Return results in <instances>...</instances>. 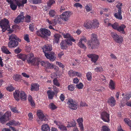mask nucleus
<instances>
[{"label":"nucleus","mask_w":131,"mask_h":131,"mask_svg":"<svg viewBox=\"0 0 131 131\" xmlns=\"http://www.w3.org/2000/svg\"><path fill=\"white\" fill-rule=\"evenodd\" d=\"M100 44L99 41L97 39V35L95 34L91 35V39L88 43V46L91 49H97Z\"/></svg>","instance_id":"f257e3e1"},{"label":"nucleus","mask_w":131,"mask_h":131,"mask_svg":"<svg viewBox=\"0 0 131 131\" xmlns=\"http://www.w3.org/2000/svg\"><path fill=\"white\" fill-rule=\"evenodd\" d=\"M10 41L8 44V47L10 48L16 47L18 45V41L20 42L21 40L14 34L10 36L9 37Z\"/></svg>","instance_id":"f03ea898"},{"label":"nucleus","mask_w":131,"mask_h":131,"mask_svg":"<svg viewBox=\"0 0 131 131\" xmlns=\"http://www.w3.org/2000/svg\"><path fill=\"white\" fill-rule=\"evenodd\" d=\"M71 12L70 11L64 12L62 13L61 15H60V18L58 17H55L54 19V21L55 24L58 23L59 24H61V19H63L65 21H67L68 20V18L71 15Z\"/></svg>","instance_id":"7ed1b4c3"},{"label":"nucleus","mask_w":131,"mask_h":131,"mask_svg":"<svg viewBox=\"0 0 131 131\" xmlns=\"http://www.w3.org/2000/svg\"><path fill=\"white\" fill-rule=\"evenodd\" d=\"M9 23V21L5 19L0 21V26L2 29V30L3 32H4L6 30L9 31L8 33H11L13 31V30L10 29Z\"/></svg>","instance_id":"20e7f679"},{"label":"nucleus","mask_w":131,"mask_h":131,"mask_svg":"<svg viewBox=\"0 0 131 131\" xmlns=\"http://www.w3.org/2000/svg\"><path fill=\"white\" fill-rule=\"evenodd\" d=\"M72 43L70 40L69 39H65L62 41L60 43L61 48L62 49H66L69 45H72Z\"/></svg>","instance_id":"39448f33"},{"label":"nucleus","mask_w":131,"mask_h":131,"mask_svg":"<svg viewBox=\"0 0 131 131\" xmlns=\"http://www.w3.org/2000/svg\"><path fill=\"white\" fill-rule=\"evenodd\" d=\"M111 35L114 41L116 42L119 44L121 43L123 40V37L120 36L118 35L115 32L111 33Z\"/></svg>","instance_id":"423d86ee"},{"label":"nucleus","mask_w":131,"mask_h":131,"mask_svg":"<svg viewBox=\"0 0 131 131\" xmlns=\"http://www.w3.org/2000/svg\"><path fill=\"white\" fill-rule=\"evenodd\" d=\"M11 114L10 112H7L4 115L2 116L0 113V122L4 124L9 120V117L10 116Z\"/></svg>","instance_id":"0eeeda50"},{"label":"nucleus","mask_w":131,"mask_h":131,"mask_svg":"<svg viewBox=\"0 0 131 131\" xmlns=\"http://www.w3.org/2000/svg\"><path fill=\"white\" fill-rule=\"evenodd\" d=\"M69 107L72 110H76L78 107L77 103L71 99H69L67 102Z\"/></svg>","instance_id":"6e6552de"},{"label":"nucleus","mask_w":131,"mask_h":131,"mask_svg":"<svg viewBox=\"0 0 131 131\" xmlns=\"http://www.w3.org/2000/svg\"><path fill=\"white\" fill-rule=\"evenodd\" d=\"M40 31L41 34V35H40L41 36L44 38H47V36H50L51 34L50 31L45 28H41Z\"/></svg>","instance_id":"1a4fd4ad"},{"label":"nucleus","mask_w":131,"mask_h":131,"mask_svg":"<svg viewBox=\"0 0 131 131\" xmlns=\"http://www.w3.org/2000/svg\"><path fill=\"white\" fill-rule=\"evenodd\" d=\"M54 53L52 52H45V55L46 57L51 61H53L55 60L56 57L54 56Z\"/></svg>","instance_id":"9d476101"},{"label":"nucleus","mask_w":131,"mask_h":131,"mask_svg":"<svg viewBox=\"0 0 131 131\" xmlns=\"http://www.w3.org/2000/svg\"><path fill=\"white\" fill-rule=\"evenodd\" d=\"M119 5H117L116 6V7L118 8V13H115L114 14V16L117 18L118 19H122V17L121 15V8L120 6H122V3H119Z\"/></svg>","instance_id":"9b49d317"},{"label":"nucleus","mask_w":131,"mask_h":131,"mask_svg":"<svg viewBox=\"0 0 131 131\" xmlns=\"http://www.w3.org/2000/svg\"><path fill=\"white\" fill-rule=\"evenodd\" d=\"M37 115L38 117L41 121H47L46 117L42 113V112L40 110L37 111Z\"/></svg>","instance_id":"f8f14e48"},{"label":"nucleus","mask_w":131,"mask_h":131,"mask_svg":"<svg viewBox=\"0 0 131 131\" xmlns=\"http://www.w3.org/2000/svg\"><path fill=\"white\" fill-rule=\"evenodd\" d=\"M109 114L104 112L101 114V118L104 121L108 122L110 121Z\"/></svg>","instance_id":"ddd939ff"},{"label":"nucleus","mask_w":131,"mask_h":131,"mask_svg":"<svg viewBox=\"0 0 131 131\" xmlns=\"http://www.w3.org/2000/svg\"><path fill=\"white\" fill-rule=\"evenodd\" d=\"M40 63L41 66L47 69H52L54 67V65L48 62H45L43 61H42Z\"/></svg>","instance_id":"4468645a"},{"label":"nucleus","mask_w":131,"mask_h":131,"mask_svg":"<svg viewBox=\"0 0 131 131\" xmlns=\"http://www.w3.org/2000/svg\"><path fill=\"white\" fill-rule=\"evenodd\" d=\"M21 13V14L19 15L14 20V22L15 23H19L20 22H22L23 21L24 19V17L23 15Z\"/></svg>","instance_id":"2eb2a0df"},{"label":"nucleus","mask_w":131,"mask_h":131,"mask_svg":"<svg viewBox=\"0 0 131 131\" xmlns=\"http://www.w3.org/2000/svg\"><path fill=\"white\" fill-rule=\"evenodd\" d=\"M87 56L89 58L91 59L92 61L94 63H96L97 60L99 56L94 54H91L87 55Z\"/></svg>","instance_id":"dca6fc26"},{"label":"nucleus","mask_w":131,"mask_h":131,"mask_svg":"<svg viewBox=\"0 0 131 131\" xmlns=\"http://www.w3.org/2000/svg\"><path fill=\"white\" fill-rule=\"evenodd\" d=\"M80 41L78 43V45L80 47L85 49L86 48L84 45V43L85 42L86 39L85 38H83L80 39Z\"/></svg>","instance_id":"f3484780"},{"label":"nucleus","mask_w":131,"mask_h":131,"mask_svg":"<svg viewBox=\"0 0 131 131\" xmlns=\"http://www.w3.org/2000/svg\"><path fill=\"white\" fill-rule=\"evenodd\" d=\"M15 2V3L19 7L20 6L23 7L24 4L27 3V0H13Z\"/></svg>","instance_id":"a211bd4d"},{"label":"nucleus","mask_w":131,"mask_h":131,"mask_svg":"<svg viewBox=\"0 0 131 131\" xmlns=\"http://www.w3.org/2000/svg\"><path fill=\"white\" fill-rule=\"evenodd\" d=\"M92 21L88 20L84 23V26L88 29L92 28Z\"/></svg>","instance_id":"6ab92c4d"},{"label":"nucleus","mask_w":131,"mask_h":131,"mask_svg":"<svg viewBox=\"0 0 131 131\" xmlns=\"http://www.w3.org/2000/svg\"><path fill=\"white\" fill-rule=\"evenodd\" d=\"M42 49L44 53L45 52H47L48 51L50 52L52 49L51 46L48 45H45L43 47Z\"/></svg>","instance_id":"aec40b11"},{"label":"nucleus","mask_w":131,"mask_h":131,"mask_svg":"<svg viewBox=\"0 0 131 131\" xmlns=\"http://www.w3.org/2000/svg\"><path fill=\"white\" fill-rule=\"evenodd\" d=\"M115 100L114 97L111 96L107 100V102L111 106H113L115 105Z\"/></svg>","instance_id":"412c9836"},{"label":"nucleus","mask_w":131,"mask_h":131,"mask_svg":"<svg viewBox=\"0 0 131 131\" xmlns=\"http://www.w3.org/2000/svg\"><path fill=\"white\" fill-rule=\"evenodd\" d=\"M31 90L32 91H38L39 89V85L37 83L32 84L31 85Z\"/></svg>","instance_id":"4be33fe9"},{"label":"nucleus","mask_w":131,"mask_h":131,"mask_svg":"<svg viewBox=\"0 0 131 131\" xmlns=\"http://www.w3.org/2000/svg\"><path fill=\"white\" fill-rule=\"evenodd\" d=\"M92 28H97L99 27V23L97 20L94 19L92 21Z\"/></svg>","instance_id":"5701e85b"},{"label":"nucleus","mask_w":131,"mask_h":131,"mask_svg":"<svg viewBox=\"0 0 131 131\" xmlns=\"http://www.w3.org/2000/svg\"><path fill=\"white\" fill-rule=\"evenodd\" d=\"M62 35L64 38H68V39L70 40L71 41H73V42H74L75 41V40L73 39L72 37L70 35L69 33H67L66 34L62 33Z\"/></svg>","instance_id":"b1692460"},{"label":"nucleus","mask_w":131,"mask_h":131,"mask_svg":"<svg viewBox=\"0 0 131 131\" xmlns=\"http://www.w3.org/2000/svg\"><path fill=\"white\" fill-rule=\"evenodd\" d=\"M34 55L32 53H30L29 54H28L26 56V59L28 62V63H30L32 60L33 59Z\"/></svg>","instance_id":"393cba45"},{"label":"nucleus","mask_w":131,"mask_h":131,"mask_svg":"<svg viewBox=\"0 0 131 131\" xmlns=\"http://www.w3.org/2000/svg\"><path fill=\"white\" fill-rule=\"evenodd\" d=\"M41 62V61L40 62L38 59L35 58L32 60V61L30 63L34 65L38 66L40 64H41L40 62Z\"/></svg>","instance_id":"a878e982"},{"label":"nucleus","mask_w":131,"mask_h":131,"mask_svg":"<svg viewBox=\"0 0 131 131\" xmlns=\"http://www.w3.org/2000/svg\"><path fill=\"white\" fill-rule=\"evenodd\" d=\"M54 42L56 43H58L59 40V39L61 37V35L58 34H55L54 35Z\"/></svg>","instance_id":"bb28decb"},{"label":"nucleus","mask_w":131,"mask_h":131,"mask_svg":"<svg viewBox=\"0 0 131 131\" xmlns=\"http://www.w3.org/2000/svg\"><path fill=\"white\" fill-rule=\"evenodd\" d=\"M20 91L19 90H17L15 91V92L14 93V95L15 98L16 100L18 101L19 100Z\"/></svg>","instance_id":"cd10ccee"},{"label":"nucleus","mask_w":131,"mask_h":131,"mask_svg":"<svg viewBox=\"0 0 131 131\" xmlns=\"http://www.w3.org/2000/svg\"><path fill=\"white\" fill-rule=\"evenodd\" d=\"M47 93L48 95V98L49 99H52L54 95V92L51 90L47 91Z\"/></svg>","instance_id":"c85d7f7f"},{"label":"nucleus","mask_w":131,"mask_h":131,"mask_svg":"<svg viewBox=\"0 0 131 131\" xmlns=\"http://www.w3.org/2000/svg\"><path fill=\"white\" fill-rule=\"evenodd\" d=\"M20 98L22 101H24L26 100L27 96L24 92H20Z\"/></svg>","instance_id":"c756f323"},{"label":"nucleus","mask_w":131,"mask_h":131,"mask_svg":"<svg viewBox=\"0 0 131 131\" xmlns=\"http://www.w3.org/2000/svg\"><path fill=\"white\" fill-rule=\"evenodd\" d=\"M41 129L43 131H49L50 128L48 125L47 124H45L42 125Z\"/></svg>","instance_id":"7c9ffc66"},{"label":"nucleus","mask_w":131,"mask_h":131,"mask_svg":"<svg viewBox=\"0 0 131 131\" xmlns=\"http://www.w3.org/2000/svg\"><path fill=\"white\" fill-rule=\"evenodd\" d=\"M126 27V26L124 25H122L120 26H118L117 30L119 32L122 31L123 34L125 33L124 29Z\"/></svg>","instance_id":"2f4dec72"},{"label":"nucleus","mask_w":131,"mask_h":131,"mask_svg":"<svg viewBox=\"0 0 131 131\" xmlns=\"http://www.w3.org/2000/svg\"><path fill=\"white\" fill-rule=\"evenodd\" d=\"M114 85V82L112 80H111L109 84V88L111 90H114L115 88Z\"/></svg>","instance_id":"473e14b6"},{"label":"nucleus","mask_w":131,"mask_h":131,"mask_svg":"<svg viewBox=\"0 0 131 131\" xmlns=\"http://www.w3.org/2000/svg\"><path fill=\"white\" fill-rule=\"evenodd\" d=\"M18 58H19L23 61H24L26 59V55L25 54H20L17 55Z\"/></svg>","instance_id":"72a5a7b5"},{"label":"nucleus","mask_w":131,"mask_h":131,"mask_svg":"<svg viewBox=\"0 0 131 131\" xmlns=\"http://www.w3.org/2000/svg\"><path fill=\"white\" fill-rule=\"evenodd\" d=\"M92 74L91 72H87L86 74V77L87 80L89 81H91L92 80Z\"/></svg>","instance_id":"f704fd0d"},{"label":"nucleus","mask_w":131,"mask_h":131,"mask_svg":"<svg viewBox=\"0 0 131 131\" xmlns=\"http://www.w3.org/2000/svg\"><path fill=\"white\" fill-rule=\"evenodd\" d=\"M2 51L4 53L7 54H9L11 53V52L9 51L5 47L3 46L2 48Z\"/></svg>","instance_id":"c9c22d12"},{"label":"nucleus","mask_w":131,"mask_h":131,"mask_svg":"<svg viewBox=\"0 0 131 131\" xmlns=\"http://www.w3.org/2000/svg\"><path fill=\"white\" fill-rule=\"evenodd\" d=\"M85 8L86 11L89 12L92 10V7L90 4H87L85 7Z\"/></svg>","instance_id":"e433bc0d"},{"label":"nucleus","mask_w":131,"mask_h":131,"mask_svg":"<svg viewBox=\"0 0 131 131\" xmlns=\"http://www.w3.org/2000/svg\"><path fill=\"white\" fill-rule=\"evenodd\" d=\"M10 8L12 10H15L16 9L17 6H18L17 5H15L14 3H13V2H10Z\"/></svg>","instance_id":"4c0bfd02"},{"label":"nucleus","mask_w":131,"mask_h":131,"mask_svg":"<svg viewBox=\"0 0 131 131\" xmlns=\"http://www.w3.org/2000/svg\"><path fill=\"white\" fill-rule=\"evenodd\" d=\"M13 78L14 80L16 81H17L19 80L21 78V76L18 75L16 74L13 77Z\"/></svg>","instance_id":"58836bf2"},{"label":"nucleus","mask_w":131,"mask_h":131,"mask_svg":"<svg viewBox=\"0 0 131 131\" xmlns=\"http://www.w3.org/2000/svg\"><path fill=\"white\" fill-rule=\"evenodd\" d=\"M56 14V13L54 10H51L49 12V14L50 16L53 17Z\"/></svg>","instance_id":"ea45409f"},{"label":"nucleus","mask_w":131,"mask_h":131,"mask_svg":"<svg viewBox=\"0 0 131 131\" xmlns=\"http://www.w3.org/2000/svg\"><path fill=\"white\" fill-rule=\"evenodd\" d=\"M50 108L52 110H54L57 108V107L53 103H51L49 105Z\"/></svg>","instance_id":"a19ab883"},{"label":"nucleus","mask_w":131,"mask_h":131,"mask_svg":"<svg viewBox=\"0 0 131 131\" xmlns=\"http://www.w3.org/2000/svg\"><path fill=\"white\" fill-rule=\"evenodd\" d=\"M53 83L54 85L57 86H60V84L58 82L57 79L56 78L54 79L53 80Z\"/></svg>","instance_id":"79ce46f5"},{"label":"nucleus","mask_w":131,"mask_h":131,"mask_svg":"<svg viewBox=\"0 0 131 131\" xmlns=\"http://www.w3.org/2000/svg\"><path fill=\"white\" fill-rule=\"evenodd\" d=\"M30 2H32L34 4H37L40 3L41 2V0H29Z\"/></svg>","instance_id":"37998d69"},{"label":"nucleus","mask_w":131,"mask_h":131,"mask_svg":"<svg viewBox=\"0 0 131 131\" xmlns=\"http://www.w3.org/2000/svg\"><path fill=\"white\" fill-rule=\"evenodd\" d=\"M74 6L76 8L79 7L81 8H82L83 7L82 5L79 3H77L75 4L74 5Z\"/></svg>","instance_id":"c03bdc74"},{"label":"nucleus","mask_w":131,"mask_h":131,"mask_svg":"<svg viewBox=\"0 0 131 131\" xmlns=\"http://www.w3.org/2000/svg\"><path fill=\"white\" fill-rule=\"evenodd\" d=\"M83 86V85L82 83L80 82L79 84L76 85V87L79 89H82Z\"/></svg>","instance_id":"a18cd8bd"},{"label":"nucleus","mask_w":131,"mask_h":131,"mask_svg":"<svg viewBox=\"0 0 131 131\" xmlns=\"http://www.w3.org/2000/svg\"><path fill=\"white\" fill-rule=\"evenodd\" d=\"M118 23H115L114 24L112 25V26L113 29L117 30L118 28Z\"/></svg>","instance_id":"49530a36"},{"label":"nucleus","mask_w":131,"mask_h":131,"mask_svg":"<svg viewBox=\"0 0 131 131\" xmlns=\"http://www.w3.org/2000/svg\"><path fill=\"white\" fill-rule=\"evenodd\" d=\"M55 3V2L54 0H49V2L48 3V6L49 7H50L51 5Z\"/></svg>","instance_id":"de8ad7c7"},{"label":"nucleus","mask_w":131,"mask_h":131,"mask_svg":"<svg viewBox=\"0 0 131 131\" xmlns=\"http://www.w3.org/2000/svg\"><path fill=\"white\" fill-rule=\"evenodd\" d=\"M75 72L73 70H70L69 71L68 74L70 77L74 76L75 75Z\"/></svg>","instance_id":"09e8293b"},{"label":"nucleus","mask_w":131,"mask_h":131,"mask_svg":"<svg viewBox=\"0 0 131 131\" xmlns=\"http://www.w3.org/2000/svg\"><path fill=\"white\" fill-rule=\"evenodd\" d=\"M74 88L72 85H69L68 86V90L71 91H73L74 90Z\"/></svg>","instance_id":"8fccbe9b"},{"label":"nucleus","mask_w":131,"mask_h":131,"mask_svg":"<svg viewBox=\"0 0 131 131\" xmlns=\"http://www.w3.org/2000/svg\"><path fill=\"white\" fill-rule=\"evenodd\" d=\"M102 131H109L110 129L106 126H103L102 127Z\"/></svg>","instance_id":"3c124183"},{"label":"nucleus","mask_w":131,"mask_h":131,"mask_svg":"<svg viewBox=\"0 0 131 131\" xmlns=\"http://www.w3.org/2000/svg\"><path fill=\"white\" fill-rule=\"evenodd\" d=\"M53 89L55 93L57 94L59 91L58 88H57L55 86H53Z\"/></svg>","instance_id":"603ef678"},{"label":"nucleus","mask_w":131,"mask_h":131,"mask_svg":"<svg viewBox=\"0 0 131 131\" xmlns=\"http://www.w3.org/2000/svg\"><path fill=\"white\" fill-rule=\"evenodd\" d=\"M7 90L10 92H12L14 90V88L12 86H8L6 88Z\"/></svg>","instance_id":"864d4df0"},{"label":"nucleus","mask_w":131,"mask_h":131,"mask_svg":"<svg viewBox=\"0 0 131 131\" xmlns=\"http://www.w3.org/2000/svg\"><path fill=\"white\" fill-rule=\"evenodd\" d=\"M11 109L13 112L17 113H19L18 111L16 110V107L11 108Z\"/></svg>","instance_id":"5fc2aeb1"},{"label":"nucleus","mask_w":131,"mask_h":131,"mask_svg":"<svg viewBox=\"0 0 131 131\" xmlns=\"http://www.w3.org/2000/svg\"><path fill=\"white\" fill-rule=\"evenodd\" d=\"M59 128L61 130H67L66 127L64 126L61 125L59 126Z\"/></svg>","instance_id":"6e6d98bb"},{"label":"nucleus","mask_w":131,"mask_h":131,"mask_svg":"<svg viewBox=\"0 0 131 131\" xmlns=\"http://www.w3.org/2000/svg\"><path fill=\"white\" fill-rule=\"evenodd\" d=\"M24 39L28 42H29V39L28 37V35H26L24 37Z\"/></svg>","instance_id":"4d7b16f0"},{"label":"nucleus","mask_w":131,"mask_h":131,"mask_svg":"<svg viewBox=\"0 0 131 131\" xmlns=\"http://www.w3.org/2000/svg\"><path fill=\"white\" fill-rule=\"evenodd\" d=\"M95 71L97 72H102L103 71V70L102 68L100 67H97L95 69Z\"/></svg>","instance_id":"13d9d810"},{"label":"nucleus","mask_w":131,"mask_h":131,"mask_svg":"<svg viewBox=\"0 0 131 131\" xmlns=\"http://www.w3.org/2000/svg\"><path fill=\"white\" fill-rule=\"evenodd\" d=\"M29 28L30 30L32 31H33L34 29V25L33 24H30L29 26Z\"/></svg>","instance_id":"bf43d9fd"},{"label":"nucleus","mask_w":131,"mask_h":131,"mask_svg":"<svg viewBox=\"0 0 131 131\" xmlns=\"http://www.w3.org/2000/svg\"><path fill=\"white\" fill-rule=\"evenodd\" d=\"M21 51V50L19 48L16 49L14 50L15 53L16 54L19 53Z\"/></svg>","instance_id":"052dcab7"},{"label":"nucleus","mask_w":131,"mask_h":131,"mask_svg":"<svg viewBox=\"0 0 131 131\" xmlns=\"http://www.w3.org/2000/svg\"><path fill=\"white\" fill-rule=\"evenodd\" d=\"M56 64L58 65L60 67H61L62 68L64 67V66L60 62H56Z\"/></svg>","instance_id":"680f3d73"},{"label":"nucleus","mask_w":131,"mask_h":131,"mask_svg":"<svg viewBox=\"0 0 131 131\" xmlns=\"http://www.w3.org/2000/svg\"><path fill=\"white\" fill-rule=\"evenodd\" d=\"M80 106L84 107V106H87L88 105L85 102H81L80 103Z\"/></svg>","instance_id":"e2e57ef3"},{"label":"nucleus","mask_w":131,"mask_h":131,"mask_svg":"<svg viewBox=\"0 0 131 131\" xmlns=\"http://www.w3.org/2000/svg\"><path fill=\"white\" fill-rule=\"evenodd\" d=\"M77 122L79 123V124L80 123H82V122L83 121V118H79L77 120Z\"/></svg>","instance_id":"0e129e2a"},{"label":"nucleus","mask_w":131,"mask_h":131,"mask_svg":"<svg viewBox=\"0 0 131 131\" xmlns=\"http://www.w3.org/2000/svg\"><path fill=\"white\" fill-rule=\"evenodd\" d=\"M70 123L72 127H74L76 125L75 121L73 120V121L71 122Z\"/></svg>","instance_id":"69168bd1"},{"label":"nucleus","mask_w":131,"mask_h":131,"mask_svg":"<svg viewBox=\"0 0 131 131\" xmlns=\"http://www.w3.org/2000/svg\"><path fill=\"white\" fill-rule=\"evenodd\" d=\"M13 122L14 126H16L17 125H20V123L18 121L16 122L14 121L13 120Z\"/></svg>","instance_id":"338daca9"},{"label":"nucleus","mask_w":131,"mask_h":131,"mask_svg":"<svg viewBox=\"0 0 131 131\" xmlns=\"http://www.w3.org/2000/svg\"><path fill=\"white\" fill-rule=\"evenodd\" d=\"M64 96L63 94H61L60 98L61 101H63L64 99Z\"/></svg>","instance_id":"774afa93"}]
</instances>
